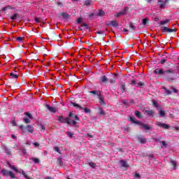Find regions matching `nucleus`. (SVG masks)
I'll return each mask as SVG.
<instances>
[{"label": "nucleus", "instance_id": "e433bc0d", "mask_svg": "<svg viewBox=\"0 0 179 179\" xmlns=\"http://www.w3.org/2000/svg\"><path fill=\"white\" fill-rule=\"evenodd\" d=\"M171 164L173 167V170H176L177 169V164H176V161L172 160L171 161Z\"/></svg>", "mask_w": 179, "mask_h": 179}, {"label": "nucleus", "instance_id": "de8ad7c7", "mask_svg": "<svg viewBox=\"0 0 179 179\" xmlns=\"http://www.w3.org/2000/svg\"><path fill=\"white\" fill-rule=\"evenodd\" d=\"M22 175L24 176V178L29 179V176H27V174H26V172H24V171H22Z\"/></svg>", "mask_w": 179, "mask_h": 179}, {"label": "nucleus", "instance_id": "3c124183", "mask_svg": "<svg viewBox=\"0 0 179 179\" xmlns=\"http://www.w3.org/2000/svg\"><path fill=\"white\" fill-rule=\"evenodd\" d=\"M33 145H34V148H39L40 147V143H38L37 142L33 143Z\"/></svg>", "mask_w": 179, "mask_h": 179}, {"label": "nucleus", "instance_id": "680f3d73", "mask_svg": "<svg viewBox=\"0 0 179 179\" xmlns=\"http://www.w3.org/2000/svg\"><path fill=\"white\" fill-rule=\"evenodd\" d=\"M55 3H57L58 5V6H64V5H62V3H61V2H56L55 1Z\"/></svg>", "mask_w": 179, "mask_h": 179}, {"label": "nucleus", "instance_id": "5701e85b", "mask_svg": "<svg viewBox=\"0 0 179 179\" xmlns=\"http://www.w3.org/2000/svg\"><path fill=\"white\" fill-rule=\"evenodd\" d=\"M89 93H90L91 94H94V96H99L101 93V92L93 90L90 91Z\"/></svg>", "mask_w": 179, "mask_h": 179}, {"label": "nucleus", "instance_id": "4be33fe9", "mask_svg": "<svg viewBox=\"0 0 179 179\" xmlns=\"http://www.w3.org/2000/svg\"><path fill=\"white\" fill-rule=\"evenodd\" d=\"M145 114H147V115H149L150 117L155 115V110H145Z\"/></svg>", "mask_w": 179, "mask_h": 179}, {"label": "nucleus", "instance_id": "864d4df0", "mask_svg": "<svg viewBox=\"0 0 179 179\" xmlns=\"http://www.w3.org/2000/svg\"><path fill=\"white\" fill-rule=\"evenodd\" d=\"M115 82H116L115 78H114V77L112 79H110V83H113V84L115 83Z\"/></svg>", "mask_w": 179, "mask_h": 179}, {"label": "nucleus", "instance_id": "0e129e2a", "mask_svg": "<svg viewBox=\"0 0 179 179\" xmlns=\"http://www.w3.org/2000/svg\"><path fill=\"white\" fill-rule=\"evenodd\" d=\"M41 127L43 131H45V127L44 125L41 124Z\"/></svg>", "mask_w": 179, "mask_h": 179}, {"label": "nucleus", "instance_id": "603ef678", "mask_svg": "<svg viewBox=\"0 0 179 179\" xmlns=\"http://www.w3.org/2000/svg\"><path fill=\"white\" fill-rule=\"evenodd\" d=\"M16 40L17 41H20V43H22L23 41V37H17Z\"/></svg>", "mask_w": 179, "mask_h": 179}, {"label": "nucleus", "instance_id": "13d9d810", "mask_svg": "<svg viewBox=\"0 0 179 179\" xmlns=\"http://www.w3.org/2000/svg\"><path fill=\"white\" fill-rule=\"evenodd\" d=\"M35 22L36 23H40V18L37 17H35Z\"/></svg>", "mask_w": 179, "mask_h": 179}, {"label": "nucleus", "instance_id": "393cba45", "mask_svg": "<svg viewBox=\"0 0 179 179\" xmlns=\"http://www.w3.org/2000/svg\"><path fill=\"white\" fill-rule=\"evenodd\" d=\"M134 114L137 118H142V114H141V112L139 110H135Z\"/></svg>", "mask_w": 179, "mask_h": 179}, {"label": "nucleus", "instance_id": "e2e57ef3", "mask_svg": "<svg viewBox=\"0 0 179 179\" xmlns=\"http://www.w3.org/2000/svg\"><path fill=\"white\" fill-rule=\"evenodd\" d=\"M135 177H136V178H141V175H140L139 173H136V174H135Z\"/></svg>", "mask_w": 179, "mask_h": 179}, {"label": "nucleus", "instance_id": "9b49d317", "mask_svg": "<svg viewBox=\"0 0 179 179\" xmlns=\"http://www.w3.org/2000/svg\"><path fill=\"white\" fill-rule=\"evenodd\" d=\"M120 164L121 167H124V169H127V167H129V165L128 164V162L125 159H121L120 160Z\"/></svg>", "mask_w": 179, "mask_h": 179}, {"label": "nucleus", "instance_id": "58836bf2", "mask_svg": "<svg viewBox=\"0 0 179 179\" xmlns=\"http://www.w3.org/2000/svg\"><path fill=\"white\" fill-rule=\"evenodd\" d=\"M171 90H172L173 92V93H178V90L177 89H176V87L171 86L170 87Z\"/></svg>", "mask_w": 179, "mask_h": 179}, {"label": "nucleus", "instance_id": "2eb2a0df", "mask_svg": "<svg viewBox=\"0 0 179 179\" xmlns=\"http://www.w3.org/2000/svg\"><path fill=\"white\" fill-rule=\"evenodd\" d=\"M108 82V78H107V76H102L101 77V80H99V83H107Z\"/></svg>", "mask_w": 179, "mask_h": 179}, {"label": "nucleus", "instance_id": "052dcab7", "mask_svg": "<svg viewBox=\"0 0 179 179\" xmlns=\"http://www.w3.org/2000/svg\"><path fill=\"white\" fill-rule=\"evenodd\" d=\"M120 16H122L121 12H119L117 15H115V17H120Z\"/></svg>", "mask_w": 179, "mask_h": 179}, {"label": "nucleus", "instance_id": "aec40b11", "mask_svg": "<svg viewBox=\"0 0 179 179\" xmlns=\"http://www.w3.org/2000/svg\"><path fill=\"white\" fill-rule=\"evenodd\" d=\"M128 10H129V8L128 6H126L124 8L123 10L120 11V14L122 15H127V13H128Z\"/></svg>", "mask_w": 179, "mask_h": 179}, {"label": "nucleus", "instance_id": "f03ea898", "mask_svg": "<svg viewBox=\"0 0 179 179\" xmlns=\"http://www.w3.org/2000/svg\"><path fill=\"white\" fill-rule=\"evenodd\" d=\"M129 120L133 124H136L137 125H139L140 129H142V128H143L146 131L152 129V127H150L149 124H146L141 121L137 120L134 116L130 117Z\"/></svg>", "mask_w": 179, "mask_h": 179}, {"label": "nucleus", "instance_id": "f8f14e48", "mask_svg": "<svg viewBox=\"0 0 179 179\" xmlns=\"http://www.w3.org/2000/svg\"><path fill=\"white\" fill-rule=\"evenodd\" d=\"M156 125H157V127H160L161 128H164V129H169V128H170L169 124L162 123L160 122H157Z\"/></svg>", "mask_w": 179, "mask_h": 179}, {"label": "nucleus", "instance_id": "a18cd8bd", "mask_svg": "<svg viewBox=\"0 0 179 179\" xmlns=\"http://www.w3.org/2000/svg\"><path fill=\"white\" fill-rule=\"evenodd\" d=\"M24 121L26 124H30V119L27 117L24 118Z\"/></svg>", "mask_w": 179, "mask_h": 179}, {"label": "nucleus", "instance_id": "6e6552de", "mask_svg": "<svg viewBox=\"0 0 179 179\" xmlns=\"http://www.w3.org/2000/svg\"><path fill=\"white\" fill-rule=\"evenodd\" d=\"M105 24L106 26H113V27H118V24L115 20L107 21L106 22H105Z\"/></svg>", "mask_w": 179, "mask_h": 179}, {"label": "nucleus", "instance_id": "cd10ccee", "mask_svg": "<svg viewBox=\"0 0 179 179\" xmlns=\"http://www.w3.org/2000/svg\"><path fill=\"white\" fill-rule=\"evenodd\" d=\"M164 90H165V93L167 94V96H170V94L172 93L171 91H170V90L166 87H164Z\"/></svg>", "mask_w": 179, "mask_h": 179}, {"label": "nucleus", "instance_id": "09e8293b", "mask_svg": "<svg viewBox=\"0 0 179 179\" xmlns=\"http://www.w3.org/2000/svg\"><path fill=\"white\" fill-rule=\"evenodd\" d=\"M11 169H12V170H14V171H15V173H21L20 171H19V169H17L15 166L11 167Z\"/></svg>", "mask_w": 179, "mask_h": 179}, {"label": "nucleus", "instance_id": "7ed1b4c3", "mask_svg": "<svg viewBox=\"0 0 179 179\" xmlns=\"http://www.w3.org/2000/svg\"><path fill=\"white\" fill-rule=\"evenodd\" d=\"M22 134H26V132H29V134H33L34 132V127L32 124H28L27 126L21 125L20 127Z\"/></svg>", "mask_w": 179, "mask_h": 179}, {"label": "nucleus", "instance_id": "f704fd0d", "mask_svg": "<svg viewBox=\"0 0 179 179\" xmlns=\"http://www.w3.org/2000/svg\"><path fill=\"white\" fill-rule=\"evenodd\" d=\"M53 36H55V40H57V41H59V40H61V36L57 35L55 33H53Z\"/></svg>", "mask_w": 179, "mask_h": 179}, {"label": "nucleus", "instance_id": "0eeeda50", "mask_svg": "<svg viewBox=\"0 0 179 179\" xmlns=\"http://www.w3.org/2000/svg\"><path fill=\"white\" fill-rule=\"evenodd\" d=\"M161 31H162V33H173V31L176 33L177 31V29H170L167 27H161Z\"/></svg>", "mask_w": 179, "mask_h": 179}, {"label": "nucleus", "instance_id": "1a4fd4ad", "mask_svg": "<svg viewBox=\"0 0 179 179\" xmlns=\"http://www.w3.org/2000/svg\"><path fill=\"white\" fill-rule=\"evenodd\" d=\"M98 100L101 106H106V101H104V96H103L101 92L98 95Z\"/></svg>", "mask_w": 179, "mask_h": 179}, {"label": "nucleus", "instance_id": "6ab92c4d", "mask_svg": "<svg viewBox=\"0 0 179 179\" xmlns=\"http://www.w3.org/2000/svg\"><path fill=\"white\" fill-rule=\"evenodd\" d=\"M138 142H140V143H141V145H145V143H146V142H148V140H146V138H143V137H138Z\"/></svg>", "mask_w": 179, "mask_h": 179}, {"label": "nucleus", "instance_id": "2f4dec72", "mask_svg": "<svg viewBox=\"0 0 179 179\" xmlns=\"http://www.w3.org/2000/svg\"><path fill=\"white\" fill-rule=\"evenodd\" d=\"M57 164H59V166H63L64 163L62 162V158H58L57 160Z\"/></svg>", "mask_w": 179, "mask_h": 179}, {"label": "nucleus", "instance_id": "bf43d9fd", "mask_svg": "<svg viewBox=\"0 0 179 179\" xmlns=\"http://www.w3.org/2000/svg\"><path fill=\"white\" fill-rule=\"evenodd\" d=\"M96 34H104V31H99L96 32Z\"/></svg>", "mask_w": 179, "mask_h": 179}, {"label": "nucleus", "instance_id": "f257e3e1", "mask_svg": "<svg viewBox=\"0 0 179 179\" xmlns=\"http://www.w3.org/2000/svg\"><path fill=\"white\" fill-rule=\"evenodd\" d=\"M155 75H159L160 78H162L163 79H165V80H167L168 82H173L174 80V78L170 77V73H173V70L169 69V70H164L163 69H156L154 71Z\"/></svg>", "mask_w": 179, "mask_h": 179}, {"label": "nucleus", "instance_id": "412c9836", "mask_svg": "<svg viewBox=\"0 0 179 179\" xmlns=\"http://www.w3.org/2000/svg\"><path fill=\"white\" fill-rule=\"evenodd\" d=\"M152 103L154 106V107H156L157 110H160V106L159 105V103L156 102V100L152 99Z\"/></svg>", "mask_w": 179, "mask_h": 179}, {"label": "nucleus", "instance_id": "dca6fc26", "mask_svg": "<svg viewBox=\"0 0 179 179\" xmlns=\"http://www.w3.org/2000/svg\"><path fill=\"white\" fill-rule=\"evenodd\" d=\"M129 28L131 31H135L136 30V26L133 22L129 23Z\"/></svg>", "mask_w": 179, "mask_h": 179}, {"label": "nucleus", "instance_id": "8fccbe9b", "mask_svg": "<svg viewBox=\"0 0 179 179\" xmlns=\"http://www.w3.org/2000/svg\"><path fill=\"white\" fill-rule=\"evenodd\" d=\"M146 23H148V18L143 19V24L146 26Z\"/></svg>", "mask_w": 179, "mask_h": 179}, {"label": "nucleus", "instance_id": "72a5a7b5", "mask_svg": "<svg viewBox=\"0 0 179 179\" xmlns=\"http://www.w3.org/2000/svg\"><path fill=\"white\" fill-rule=\"evenodd\" d=\"M85 5H86L87 6H90V5H92V1L90 0H85L84 1Z\"/></svg>", "mask_w": 179, "mask_h": 179}, {"label": "nucleus", "instance_id": "f3484780", "mask_svg": "<svg viewBox=\"0 0 179 179\" xmlns=\"http://www.w3.org/2000/svg\"><path fill=\"white\" fill-rule=\"evenodd\" d=\"M69 117H70V118H74L76 121H80L79 117H78V115H75V114L72 113V112L69 113Z\"/></svg>", "mask_w": 179, "mask_h": 179}, {"label": "nucleus", "instance_id": "37998d69", "mask_svg": "<svg viewBox=\"0 0 179 179\" xmlns=\"http://www.w3.org/2000/svg\"><path fill=\"white\" fill-rule=\"evenodd\" d=\"M25 115H27V117H29V118H31V120H33V115H31L30 113L27 112L25 113Z\"/></svg>", "mask_w": 179, "mask_h": 179}, {"label": "nucleus", "instance_id": "ddd939ff", "mask_svg": "<svg viewBox=\"0 0 179 179\" xmlns=\"http://www.w3.org/2000/svg\"><path fill=\"white\" fill-rule=\"evenodd\" d=\"M60 16H62L63 19H64L65 20L69 19V17H71V15L66 13H60L59 14Z\"/></svg>", "mask_w": 179, "mask_h": 179}, {"label": "nucleus", "instance_id": "423d86ee", "mask_svg": "<svg viewBox=\"0 0 179 179\" xmlns=\"http://www.w3.org/2000/svg\"><path fill=\"white\" fill-rule=\"evenodd\" d=\"M1 173H2L3 176H9V177H10L11 178H16L15 173H13V172H12V171H7L6 169H3L1 170Z\"/></svg>", "mask_w": 179, "mask_h": 179}, {"label": "nucleus", "instance_id": "7c9ffc66", "mask_svg": "<svg viewBox=\"0 0 179 179\" xmlns=\"http://www.w3.org/2000/svg\"><path fill=\"white\" fill-rule=\"evenodd\" d=\"M32 161L35 164H38L40 163V159L38 158L32 157Z\"/></svg>", "mask_w": 179, "mask_h": 179}, {"label": "nucleus", "instance_id": "473e14b6", "mask_svg": "<svg viewBox=\"0 0 179 179\" xmlns=\"http://www.w3.org/2000/svg\"><path fill=\"white\" fill-rule=\"evenodd\" d=\"M159 114L160 117H164V115H166V112L163 110H159Z\"/></svg>", "mask_w": 179, "mask_h": 179}, {"label": "nucleus", "instance_id": "5fc2aeb1", "mask_svg": "<svg viewBox=\"0 0 179 179\" xmlns=\"http://www.w3.org/2000/svg\"><path fill=\"white\" fill-rule=\"evenodd\" d=\"M77 23H78V24H80L82 23V18L81 17L78 18Z\"/></svg>", "mask_w": 179, "mask_h": 179}, {"label": "nucleus", "instance_id": "9d476101", "mask_svg": "<svg viewBox=\"0 0 179 179\" xmlns=\"http://www.w3.org/2000/svg\"><path fill=\"white\" fill-rule=\"evenodd\" d=\"M169 2V0H158V4L162 9L166 8V4Z\"/></svg>", "mask_w": 179, "mask_h": 179}, {"label": "nucleus", "instance_id": "c03bdc74", "mask_svg": "<svg viewBox=\"0 0 179 179\" xmlns=\"http://www.w3.org/2000/svg\"><path fill=\"white\" fill-rule=\"evenodd\" d=\"M166 62H167V59H163L159 62V64L164 65V64H166Z\"/></svg>", "mask_w": 179, "mask_h": 179}, {"label": "nucleus", "instance_id": "79ce46f5", "mask_svg": "<svg viewBox=\"0 0 179 179\" xmlns=\"http://www.w3.org/2000/svg\"><path fill=\"white\" fill-rule=\"evenodd\" d=\"M138 85L140 87H145V83H143L142 81H139L138 83Z\"/></svg>", "mask_w": 179, "mask_h": 179}, {"label": "nucleus", "instance_id": "20e7f679", "mask_svg": "<svg viewBox=\"0 0 179 179\" xmlns=\"http://www.w3.org/2000/svg\"><path fill=\"white\" fill-rule=\"evenodd\" d=\"M70 106H73V107H78V108H80V110H84L85 113H86L87 114L90 113V109H89L87 108H83L75 102H71Z\"/></svg>", "mask_w": 179, "mask_h": 179}, {"label": "nucleus", "instance_id": "a211bd4d", "mask_svg": "<svg viewBox=\"0 0 179 179\" xmlns=\"http://www.w3.org/2000/svg\"><path fill=\"white\" fill-rule=\"evenodd\" d=\"M120 90H121L122 93L127 92V87L125 86V83H122L120 84Z\"/></svg>", "mask_w": 179, "mask_h": 179}, {"label": "nucleus", "instance_id": "39448f33", "mask_svg": "<svg viewBox=\"0 0 179 179\" xmlns=\"http://www.w3.org/2000/svg\"><path fill=\"white\" fill-rule=\"evenodd\" d=\"M59 122H62V124H68V125H71V119L69 117H64V116H58Z\"/></svg>", "mask_w": 179, "mask_h": 179}, {"label": "nucleus", "instance_id": "c85d7f7f", "mask_svg": "<svg viewBox=\"0 0 179 179\" xmlns=\"http://www.w3.org/2000/svg\"><path fill=\"white\" fill-rule=\"evenodd\" d=\"M10 78H12L13 79H17L19 78V75L17 74H15L13 73H10Z\"/></svg>", "mask_w": 179, "mask_h": 179}, {"label": "nucleus", "instance_id": "c9c22d12", "mask_svg": "<svg viewBox=\"0 0 179 179\" xmlns=\"http://www.w3.org/2000/svg\"><path fill=\"white\" fill-rule=\"evenodd\" d=\"M67 136L70 137L71 138H73V133L71 131H66Z\"/></svg>", "mask_w": 179, "mask_h": 179}, {"label": "nucleus", "instance_id": "bb28decb", "mask_svg": "<svg viewBox=\"0 0 179 179\" xmlns=\"http://www.w3.org/2000/svg\"><path fill=\"white\" fill-rule=\"evenodd\" d=\"M104 15H106V12H104L103 10H99L96 14V16H104Z\"/></svg>", "mask_w": 179, "mask_h": 179}, {"label": "nucleus", "instance_id": "4d7b16f0", "mask_svg": "<svg viewBox=\"0 0 179 179\" xmlns=\"http://www.w3.org/2000/svg\"><path fill=\"white\" fill-rule=\"evenodd\" d=\"M77 122L75 120L71 121V125H76Z\"/></svg>", "mask_w": 179, "mask_h": 179}, {"label": "nucleus", "instance_id": "49530a36", "mask_svg": "<svg viewBox=\"0 0 179 179\" xmlns=\"http://www.w3.org/2000/svg\"><path fill=\"white\" fill-rule=\"evenodd\" d=\"M122 104H124L125 106H128V100H127V99H122Z\"/></svg>", "mask_w": 179, "mask_h": 179}, {"label": "nucleus", "instance_id": "a878e982", "mask_svg": "<svg viewBox=\"0 0 179 179\" xmlns=\"http://www.w3.org/2000/svg\"><path fill=\"white\" fill-rule=\"evenodd\" d=\"M99 115H106V112H104V110H103V108H99Z\"/></svg>", "mask_w": 179, "mask_h": 179}, {"label": "nucleus", "instance_id": "ea45409f", "mask_svg": "<svg viewBox=\"0 0 179 179\" xmlns=\"http://www.w3.org/2000/svg\"><path fill=\"white\" fill-rule=\"evenodd\" d=\"M159 143L161 144V148H166V141H160Z\"/></svg>", "mask_w": 179, "mask_h": 179}, {"label": "nucleus", "instance_id": "c756f323", "mask_svg": "<svg viewBox=\"0 0 179 179\" xmlns=\"http://www.w3.org/2000/svg\"><path fill=\"white\" fill-rule=\"evenodd\" d=\"M169 22H170V20L166 19V20L160 21L159 24H161V26H164V24H166V23H169Z\"/></svg>", "mask_w": 179, "mask_h": 179}, {"label": "nucleus", "instance_id": "4468645a", "mask_svg": "<svg viewBox=\"0 0 179 179\" xmlns=\"http://www.w3.org/2000/svg\"><path fill=\"white\" fill-rule=\"evenodd\" d=\"M46 108L50 112V113H57V108L51 107L50 105L47 104L46 105Z\"/></svg>", "mask_w": 179, "mask_h": 179}, {"label": "nucleus", "instance_id": "338daca9", "mask_svg": "<svg viewBox=\"0 0 179 179\" xmlns=\"http://www.w3.org/2000/svg\"><path fill=\"white\" fill-rule=\"evenodd\" d=\"M87 136H88L89 138H93V136L91 135L90 133H87Z\"/></svg>", "mask_w": 179, "mask_h": 179}, {"label": "nucleus", "instance_id": "4c0bfd02", "mask_svg": "<svg viewBox=\"0 0 179 179\" xmlns=\"http://www.w3.org/2000/svg\"><path fill=\"white\" fill-rule=\"evenodd\" d=\"M54 150H55V152H57V153H59V155H61V150H59V147L55 146V147L54 148Z\"/></svg>", "mask_w": 179, "mask_h": 179}, {"label": "nucleus", "instance_id": "6e6d98bb", "mask_svg": "<svg viewBox=\"0 0 179 179\" xmlns=\"http://www.w3.org/2000/svg\"><path fill=\"white\" fill-rule=\"evenodd\" d=\"M81 26H82V27H85L87 29H89V27H87V23H83Z\"/></svg>", "mask_w": 179, "mask_h": 179}, {"label": "nucleus", "instance_id": "774afa93", "mask_svg": "<svg viewBox=\"0 0 179 179\" xmlns=\"http://www.w3.org/2000/svg\"><path fill=\"white\" fill-rule=\"evenodd\" d=\"M131 85H136V81L131 80Z\"/></svg>", "mask_w": 179, "mask_h": 179}, {"label": "nucleus", "instance_id": "69168bd1", "mask_svg": "<svg viewBox=\"0 0 179 179\" xmlns=\"http://www.w3.org/2000/svg\"><path fill=\"white\" fill-rule=\"evenodd\" d=\"M11 138H13V139H17V137L15 134H13Z\"/></svg>", "mask_w": 179, "mask_h": 179}, {"label": "nucleus", "instance_id": "b1692460", "mask_svg": "<svg viewBox=\"0 0 179 179\" xmlns=\"http://www.w3.org/2000/svg\"><path fill=\"white\" fill-rule=\"evenodd\" d=\"M17 17H20L18 13H14L13 16L10 17V19L11 20H16Z\"/></svg>", "mask_w": 179, "mask_h": 179}, {"label": "nucleus", "instance_id": "a19ab883", "mask_svg": "<svg viewBox=\"0 0 179 179\" xmlns=\"http://www.w3.org/2000/svg\"><path fill=\"white\" fill-rule=\"evenodd\" d=\"M89 165L90 166V167H92V169H96V164H94L93 162H90Z\"/></svg>", "mask_w": 179, "mask_h": 179}]
</instances>
